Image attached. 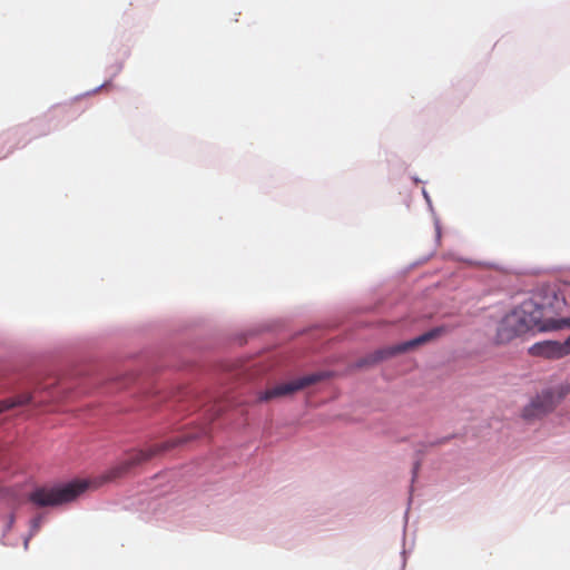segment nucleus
I'll return each instance as SVG.
<instances>
[{"label":"nucleus","mask_w":570,"mask_h":570,"mask_svg":"<svg viewBox=\"0 0 570 570\" xmlns=\"http://www.w3.org/2000/svg\"><path fill=\"white\" fill-rule=\"evenodd\" d=\"M566 299L556 292L541 297L540 301L527 299L507 314L500 322L495 341L505 344L531 330L558 331L564 328V321L559 317L566 308Z\"/></svg>","instance_id":"nucleus-1"},{"label":"nucleus","mask_w":570,"mask_h":570,"mask_svg":"<svg viewBox=\"0 0 570 570\" xmlns=\"http://www.w3.org/2000/svg\"><path fill=\"white\" fill-rule=\"evenodd\" d=\"M566 299L556 292L541 297L540 301L527 299L507 314L500 322L495 341L505 344L531 330L558 331L564 328V321L559 317L566 308Z\"/></svg>","instance_id":"nucleus-2"},{"label":"nucleus","mask_w":570,"mask_h":570,"mask_svg":"<svg viewBox=\"0 0 570 570\" xmlns=\"http://www.w3.org/2000/svg\"><path fill=\"white\" fill-rule=\"evenodd\" d=\"M83 481H75L63 485L38 488L29 495V501L37 507H55L75 500L87 489Z\"/></svg>","instance_id":"nucleus-3"},{"label":"nucleus","mask_w":570,"mask_h":570,"mask_svg":"<svg viewBox=\"0 0 570 570\" xmlns=\"http://www.w3.org/2000/svg\"><path fill=\"white\" fill-rule=\"evenodd\" d=\"M451 330H452V327L446 326V325L436 326V327L425 332L424 334H422L413 340H410L407 342L377 350L373 354L368 355L363 361V363L364 364H374L380 361L390 358L397 354L404 353L411 348H414L416 346L425 344L432 340H435V338L451 332Z\"/></svg>","instance_id":"nucleus-4"},{"label":"nucleus","mask_w":570,"mask_h":570,"mask_svg":"<svg viewBox=\"0 0 570 570\" xmlns=\"http://www.w3.org/2000/svg\"><path fill=\"white\" fill-rule=\"evenodd\" d=\"M569 392V386L561 385L557 389H549L539 394L528 407L524 409V417L540 416L552 411L556 405Z\"/></svg>","instance_id":"nucleus-5"},{"label":"nucleus","mask_w":570,"mask_h":570,"mask_svg":"<svg viewBox=\"0 0 570 570\" xmlns=\"http://www.w3.org/2000/svg\"><path fill=\"white\" fill-rule=\"evenodd\" d=\"M322 379L321 374H309L303 377L295 379L291 382H285L277 384L273 387L265 390L258 394L259 402H268L273 399L283 397L286 395H291L297 391H301Z\"/></svg>","instance_id":"nucleus-6"},{"label":"nucleus","mask_w":570,"mask_h":570,"mask_svg":"<svg viewBox=\"0 0 570 570\" xmlns=\"http://www.w3.org/2000/svg\"><path fill=\"white\" fill-rule=\"evenodd\" d=\"M178 443H180V440L175 441V442H166V443H163L159 445H154L147 450L136 451V452L131 453L125 462H122L118 468H116L112 471V474L115 478L120 476L121 474L129 471L132 466L148 461L149 459L157 455L158 453L176 446Z\"/></svg>","instance_id":"nucleus-7"},{"label":"nucleus","mask_w":570,"mask_h":570,"mask_svg":"<svg viewBox=\"0 0 570 570\" xmlns=\"http://www.w3.org/2000/svg\"><path fill=\"white\" fill-rule=\"evenodd\" d=\"M534 356L558 360L570 354V336L564 342L543 341L531 346Z\"/></svg>","instance_id":"nucleus-8"},{"label":"nucleus","mask_w":570,"mask_h":570,"mask_svg":"<svg viewBox=\"0 0 570 570\" xmlns=\"http://www.w3.org/2000/svg\"><path fill=\"white\" fill-rule=\"evenodd\" d=\"M32 401V394L29 392L19 393L12 397L0 401V414L4 411L23 406Z\"/></svg>","instance_id":"nucleus-9"},{"label":"nucleus","mask_w":570,"mask_h":570,"mask_svg":"<svg viewBox=\"0 0 570 570\" xmlns=\"http://www.w3.org/2000/svg\"><path fill=\"white\" fill-rule=\"evenodd\" d=\"M13 522H14V515H13V514H10V517H9V522H8V528H11V527H12V524H13Z\"/></svg>","instance_id":"nucleus-10"},{"label":"nucleus","mask_w":570,"mask_h":570,"mask_svg":"<svg viewBox=\"0 0 570 570\" xmlns=\"http://www.w3.org/2000/svg\"><path fill=\"white\" fill-rule=\"evenodd\" d=\"M562 321H564V328L570 327V316L569 317H562Z\"/></svg>","instance_id":"nucleus-11"},{"label":"nucleus","mask_w":570,"mask_h":570,"mask_svg":"<svg viewBox=\"0 0 570 570\" xmlns=\"http://www.w3.org/2000/svg\"><path fill=\"white\" fill-rule=\"evenodd\" d=\"M33 527H35V528H38V527H39V522H38L37 520H35V522H33Z\"/></svg>","instance_id":"nucleus-12"}]
</instances>
